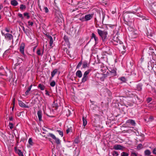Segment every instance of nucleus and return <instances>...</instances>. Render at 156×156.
Segmentation results:
<instances>
[{"instance_id": "nucleus-33", "label": "nucleus", "mask_w": 156, "mask_h": 156, "mask_svg": "<svg viewBox=\"0 0 156 156\" xmlns=\"http://www.w3.org/2000/svg\"><path fill=\"white\" fill-rule=\"evenodd\" d=\"M26 9V6L25 5L23 4H21L20 5V10H23V9Z\"/></svg>"}, {"instance_id": "nucleus-1", "label": "nucleus", "mask_w": 156, "mask_h": 156, "mask_svg": "<svg viewBox=\"0 0 156 156\" xmlns=\"http://www.w3.org/2000/svg\"><path fill=\"white\" fill-rule=\"evenodd\" d=\"M98 33L101 37L102 41H104L107 38L108 32L105 30H101L99 29L97 30Z\"/></svg>"}, {"instance_id": "nucleus-30", "label": "nucleus", "mask_w": 156, "mask_h": 156, "mask_svg": "<svg viewBox=\"0 0 156 156\" xmlns=\"http://www.w3.org/2000/svg\"><path fill=\"white\" fill-rule=\"evenodd\" d=\"M83 121V125L84 126H85L87 124V121L86 119H85L84 117L83 116L82 118Z\"/></svg>"}, {"instance_id": "nucleus-18", "label": "nucleus", "mask_w": 156, "mask_h": 156, "mask_svg": "<svg viewBox=\"0 0 156 156\" xmlns=\"http://www.w3.org/2000/svg\"><path fill=\"white\" fill-rule=\"evenodd\" d=\"M137 33H135L133 31L130 34V36L132 38H135L137 36Z\"/></svg>"}, {"instance_id": "nucleus-43", "label": "nucleus", "mask_w": 156, "mask_h": 156, "mask_svg": "<svg viewBox=\"0 0 156 156\" xmlns=\"http://www.w3.org/2000/svg\"><path fill=\"white\" fill-rule=\"evenodd\" d=\"M120 80L123 82H125L126 80V78L124 77H122L120 78Z\"/></svg>"}, {"instance_id": "nucleus-21", "label": "nucleus", "mask_w": 156, "mask_h": 156, "mask_svg": "<svg viewBox=\"0 0 156 156\" xmlns=\"http://www.w3.org/2000/svg\"><path fill=\"white\" fill-rule=\"evenodd\" d=\"M63 39L66 42V44L67 45H69V42L68 36L65 35L63 37Z\"/></svg>"}, {"instance_id": "nucleus-59", "label": "nucleus", "mask_w": 156, "mask_h": 156, "mask_svg": "<svg viewBox=\"0 0 156 156\" xmlns=\"http://www.w3.org/2000/svg\"><path fill=\"white\" fill-rule=\"evenodd\" d=\"M9 120L10 121H12L13 120V118L12 116H10L9 118Z\"/></svg>"}, {"instance_id": "nucleus-48", "label": "nucleus", "mask_w": 156, "mask_h": 156, "mask_svg": "<svg viewBox=\"0 0 156 156\" xmlns=\"http://www.w3.org/2000/svg\"><path fill=\"white\" fill-rule=\"evenodd\" d=\"M18 16L22 20L23 19L24 17L23 15L21 13H18Z\"/></svg>"}, {"instance_id": "nucleus-4", "label": "nucleus", "mask_w": 156, "mask_h": 156, "mask_svg": "<svg viewBox=\"0 0 156 156\" xmlns=\"http://www.w3.org/2000/svg\"><path fill=\"white\" fill-rule=\"evenodd\" d=\"M109 71L110 73H109L108 72L106 73L108 75V76H109L110 77H112L115 76L116 75V68L112 69L109 68Z\"/></svg>"}, {"instance_id": "nucleus-6", "label": "nucleus", "mask_w": 156, "mask_h": 156, "mask_svg": "<svg viewBox=\"0 0 156 156\" xmlns=\"http://www.w3.org/2000/svg\"><path fill=\"white\" fill-rule=\"evenodd\" d=\"M123 19L124 23L127 25V23H128V21H129L130 19L129 14L127 12L124 13L123 15Z\"/></svg>"}, {"instance_id": "nucleus-49", "label": "nucleus", "mask_w": 156, "mask_h": 156, "mask_svg": "<svg viewBox=\"0 0 156 156\" xmlns=\"http://www.w3.org/2000/svg\"><path fill=\"white\" fill-rule=\"evenodd\" d=\"M28 142L30 145H32L33 144V142H32V140L31 138L29 139L28 140Z\"/></svg>"}, {"instance_id": "nucleus-15", "label": "nucleus", "mask_w": 156, "mask_h": 156, "mask_svg": "<svg viewBox=\"0 0 156 156\" xmlns=\"http://www.w3.org/2000/svg\"><path fill=\"white\" fill-rule=\"evenodd\" d=\"M19 105L21 107L24 108H28L29 106H27L22 101H19Z\"/></svg>"}, {"instance_id": "nucleus-56", "label": "nucleus", "mask_w": 156, "mask_h": 156, "mask_svg": "<svg viewBox=\"0 0 156 156\" xmlns=\"http://www.w3.org/2000/svg\"><path fill=\"white\" fill-rule=\"evenodd\" d=\"M152 153L156 155V148L153 149Z\"/></svg>"}, {"instance_id": "nucleus-5", "label": "nucleus", "mask_w": 156, "mask_h": 156, "mask_svg": "<svg viewBox=\"0 0 156 156\" xmlns=\"http://www.w3.org/2000/svg\"><path fill=\"white\" fill-rule=\"evenodd\" d=\"M150 9L152 12L156 16V1L151 3Z\"/></svg>"}, {"instance_id": "nucleus-40", "label": "nucleus", "mask_w": 156, "mask_h": 156, "mask_svg": "<svg viewBox=\"0 0 156 156\" xmlns=\"http://www.w3.org/2000/svg\"><path fill=\"white\" fill-rule=\"evenodd\" d=\"M72 127H70V128H68L66 130V133L67 134L69 132H72Z\"/></svg>"}, {"instance_id": "nucleus-10", "label": "nucleus", "mask_w": 156, "mask_h": 156, "mask_svg": "<svg viewBox=\"0 0 156 156\" xmlns=\"http://www.w3.org/2000/svg\"><path fill=\"white\" fill-rule=\"evenodd\" d=\"M125 148V147L119 144L115 145L113 147L115 150H123Z\"/></svg>"}, {"instance_id": "nucleus-34", "label": "nucleus", "mask_w": 156, "mask_h": 156, "mask_svg": "<svg viewBox=\"0 0 156 156\" xmlns=\"http://www.w3.org/2000/svg\"><path fill=\"white\" fill-rule=\"evenodd\" d=\"M129 154L125 152H123L121 154V156H128Z\"/></svg>"}, {"instance_id": "nucleus-17", "label": "nucleus", "mask_w": 156, "mask_h": 156, "mask_svg": "<svg viewBox=\"0 0 156 156\" xmlns=\"http://www.w3.org/2000/svg\"><path fill=\"white\" fill-rule=\"evenodd\" d=\"M52 107L53 108H55L56 109H57L58 108V105L57 100L54 101L52 104Z\"/></svg>"}, {"instance_id": "nucleus-41", "label": "nucleus", "mask_w": 156, "mask_h": 156, "mask_svg": "<svg viewBox=\"0 0 156 156\" xmlns=\"http://www.w3.org/2000/svg\"><path fill=\"white\" fill-rule=\"evenodd\" d=\"M66 115L67 117L70 115L71 112L70 110L69 109H67V110H66Z\"/></svg>"}, {"instance_id": "nucleus-44", "label": "nucleus", "mask_w": 156, "mask_h": 156, "mask_svg": "<svg viewBox=\"0 0 156 156\" xmlns=\"http://www.w3.org/2000/svg\"><path fill=\"white\" fill-rule=\"evenodd\" d=\"M154 119V118L153 116H150L149 118H148V122H151L153 121Z\"/></svg>"}, {"instance_id": "nucleus-32", "label": "nucleus", "mask_w": 156, "mask_h": 156, "mask_svg": "<svg viewBox=\"0 0 156 156\" xmlns=\"http://www.w3.org/2000/svg\"><path fill=\"white\" fill-rule=\"evenodd\" d=\"M49 39H50V46H51L53 43V38L51 36H49Z\"/></svg>"}, {"instance_id": "nucleus-64", "label": "nucleus", "mask_w": 156, "mask_h": 156, "mask_svg": "<svg viewBox=\"0 0 156 156\" xmlns=\"http://www.w3.org/2000/svg\"><path fill=\"white\" fill-rule=\"evenodd\" d=\"M78 9L77 8H76L75 9H73L72 10V12H73V11H76V10H78Z\"/></svg>"}, {"instance_id": "nucleus-35", "label": "nucleus", "mask_w": 156, "mask_h": 156, "mask_svg": "<svg viewBox=\"0 0 156 156\" xmlns=\"http://www.w3.org/2000/svg\"><path fill=\"white\" fill-rule=\"evenodd\" d=\"M112 154L113 156H118L119 155L118 152L116 151H113Z\"/></svg>"}, {"instance_id": "nucleus-16", "label": "nucleus", "mask_w": 156, "mask_h": 156, "mask_svg": "<svg viewBox=\"0 0 156 156\" xmlns=\"http://www.w3.org/2000/svg\"><path fill=\"white\" fill-rule=\"evenodd\" d=\"M153 32L152 30H149V31L148 30L147 34V37L149 38H150L152 37L153 36Z\"/></svg>"}, {"instance_id": "nucleus-45", "label": "nucleus", "mask_w": 156, "mask_h": 156, "mask_svg": "<svg viewBox=\"0 0 156 156\" xmlns=\"http://www.w3.org/2000/svg\"><path fill=\"white\" fill-rule=\"evenodd\" d=\"M9 126L11 129H12L13 128V125L12 123L9 122Z\"/></svg>"}, {"instance_id": "nucleus-60", "label": "nucleus", "mask_w": 156, "mask_h": 156, "mask_svg": "<svg viewBox=\"0 0 156 156\" xmlns=\"http://www.w3.org/2000/svg\"><path fill=\"white\" fill-rule=\"evenodd\" d=\"M45 92H46L45 94L46 95H48V96H50V94H49V92H48V91L47 90H45Z\"/></svg>"}, {"instance_id": "nucleus-42", "label": "nucleus", "mask_w": 156, "mask_h": 156, "mask_svg": "<svg viewBox=\"0 0 156 156\" xmlns=\"http://www.w3.org/2000/svg\"><path fill=\"white\" fill-rule=\"evenodd\" d=\"M79 140L78 137L76 138L74 140V143L78 144L79 142Z\"/></svg>"}, {"instance_id": "nucleus-52", "label": "nucleus", "mask_w": 156, "mask_h": 156, "mask_svg": "<svg viewBox=\"0 0 156 156\" xmlns=\"http://www.w3.org/2000/svg\"><path fill=\"white\" fill-rule=\"evenodd\" d=\"M105 69L106 70V69L104 67H102V69H101V70L102 72H103V73H104L105 72Z\"/></svg>"}, {"instance_id": "nucleus-55", "label": "nucleus", "mask_w": 156, "mask_h": 156, "mask_svg": "<svg viewBox=\"0 0 156 156\" xmlns=\"http://www.w3.org/2000/svg\"><path fill=\"white\" fill-rule=\"evenodd\" d=\"M44 9L45 10V12L46 13H48V9L47 7H44Z\"/></svg>"}, {"instance_id": "nucleus-29", "label": "nucleus", "mask_w": 156, "mask_h": 156, "mask_svg": "<svg viewBox=\"0 0 156 156\" xmlns=\"http://www.w3.org/2000/svg\"><path fill=\"white\" fill-rule=\"evenodd\" d=\"M144 154L145 155L147 156H151L150 155L151 154V152L149 150H146L144 151Z\"/></svg>"}, {"instance_id": "nucleus-62", "label": "nucleus", "mask_w": 156, "mask_h": 156, "mask_svg": "<svg viewBox=\"0 0 156 156\" xmlns=\"http://www.w3.org/2000/svg\"><path fill=\"white\" fill-rule=\"evenodd\" d=\"M46 36L49 38V36H51L49 35V34L48 33H47L45 34Z\"/></svg>"}, {"instance_id": "nucleus-51", "label": "nucleus", "mask_w": 156, "mask_h": 156, "mask_svg": "<svg viewBox=\"0 0 156 156\" xmlns=\"http://www.w3.org/2000/svg\"><path fill=\"white\" fill-rule=\"evenodd\" d=\"M31 89H30V88H28L27 90L26 91V92H25V94L26 95H28V93L29 92L30 90Z\"/></svg>"}, {"instance_id": "nucleus-13", "label": "nucleus", "mask_w": 156, "mask_h": 156, "mask_svg": "<svg viewBox=\"0 0 156 156\" xmlns=\"http://www.w3.org/2000/svg\"><path fill=\"white\" fill-rule=\"evenodd\" d=\"M91 39L94 38L95 41V44H97L98 42V39L97 37H96L95 34L94 33H92L91 34Z\"/></svg>"}, {"instance_id": "nucleus-58", "label": "nucleus", "mask_w": 156, "mask_h": 156, "mask_svg": "<svg viewBox=\"0 0 156 156\" xmlns=\"http://www.w3.org/2000/svg\"><path fill=\"white\" fill-rule=\"evenodd\" d=\"M102 21H103L104 20V19L105 16V14L104 12H102Z\"/></svg>"}, {"instance_id": "nucleus-57", "label": "nucleus", "mask_w": 156, "mask_h": 156, "mask_svg": "<svg viewBox=\"0 0 156 156\" xmlns=\"http://www.w3.org/2000/svg\"><path fill=\"white\" fill-rule=\"evenodd\" d=\"M22 113V112H17L16 115L19 117L21 115V114Z\"/></svg>"}, {"instance_id": "nucleus-63", "label": "nucleus", "mask_w": 156, "mask_h": 156, "mask_svg": "<svg viewBox=\"0 0 156 156\" xmlns=\"http://www.w3.org/2000/svg\"><path fill=\"white\" fill-rule=\"evenodd\" d=\"M5 30L7 32H9V30L7 27L5 28Z\"/></svg>"}, {"instance_id": "nucleus-12", "label": "nucleus", "mask_w": 156, "mask_h": 156, "mask_svg": "<svg viewBox=\"0 0 156 156\" xmlns=\"http://www.w3.org/2000/svg\"><path fill=\"white\" fill-rule=\"evenodd\" d=\"M93 15L92 14H89L86 15L84 16L85 21H87L90 20L92 17Z\"/></svg>"}, {"instance_id": "nucleus-25", "label": "nucleus", "mask_w": 156, "mask_h": 156, "mask_svg": "<svg viewBox=\"0 0 156 156\" xmlns=\"http://www.w3.org/2000/svg\"><path fill=\"white\" fill-rule=\"evenodd\" d=\"M142 84L140 83L137 85L136 86V90L139 91H140L142 89Z\"/></svg>"}, {"instance_id": "nucleus-39", "label": "nucleus", "mask_w": 156, "mask_h": 156, "mask_svg": "<svg viewBox=\"0 0 156 156\" xmlns=\"http://www.w3.org/2000/svg\"><path fill=\"white\" fill-rule=\"evenodd\" d=\"M21 27H22L23 30V31H24V32L25 33V34H27V33H28V30L27 29H25L24 27L23 26H21Z\"/></svg>"}, {"instance_id": "nucleus-38", "label": "nucleus", "mask_w": 156, "mask_h": 156, "mask_svg": "<svg viewBox=\"0 0 156 156\" xmlns=\"http://www.w3.org/2000/svg\"><path fill=\"white\" fill-rule=\"evenodd\" d=\"M43 51H44V50L43 49L42 53L41 54V52L40 50V49H38L37 50V55H40V56L42 55Z\"/></svg>"}, {"instance_id": "nucleus-9", "label": "nucleus", "mask_w": 156, "mask_h": 156, "mask_svg": "<svg viewBox=\"0 0 156 156\" xmlns=\"http://www.w3.org/2000/svg\"><path fill=\"white\" fill-rule=\"evenodd\" d=\"M55 18L58 19L59 20L62 19V16L61 12L59 10H57L55 12Z\"/></svg>"}, {"instance_id": "nucleus-47", "label": "nucleus", "mask_w": 156, "mask_h": 156, "mask_svg": "<svg viewBox=\"0 0 156 156\" xmlns=\"http://www.w3.org/2000/svg\"><path fill=\"white\" fill-rule=\"evenodd\" d=\"M82 64V61H80L78 64L76 66V69H79L81 66Z\"/></svg>"}, {"instance_id": "nucleus-8", "label": "nucleus", "mask_w": 156, "mask_h": 156, "mask_svg": "<svg viewBox=\"0 0 156 156\" xmlns=\"http://www.w3.org/2000/svg\"><path fill=\"white\" fill-rule=\"evenodd\" d=\"M25 47V43L23 42L21 43L20 47V51L24 57H25L26 56V55L24 53V48Z\"/></svg>"}, {"instance_id": "nucleus-27", "label": "nucleus", "mask_w": 156, "mask_h": 156, "mask_svg": "<svg viewBox=\"0 0 156 156\" xmlns=\"http://www.w3.org/2000/svg\"><path fill=\"white\" fill-rule=\"evenodd\" d=\"M89 65L88 64L87 62V61H84L83 62L82 67L84 69H85L87 68V67H88Z\"/></svg>"}, {"instance_id": "nucleus-26", "label": "nucleus", "mask_w": 156, "mask_h": 156, "mask_svg": "<svg viewBox=\"0 0 156 156\" xmlns=\"http://www.w3.org/2000/svg\"><path fill=\"white\" fill-rule=\"evenodd\" d=\"M38 88H40L41 90H43L45 88V86L42 84H39L38 87Z\"/></svg>"}, {"instance_id": "nucleus-28", "label": "nucleus", "mask_w": 156, "mask_h": 156, "mask_svg": "<svg viewBox=\"0 0 156 156\" xmlns=\"http://www.w3.org/2000/svg\"><path fill=\"white\" fill-rule=\"evenodd\" d=\"M11 4L12 5L15 6L18 4V3L16 0H12L11 1Z\"/></svg>"}, {"instance_id": "nucleus-50", "label": "nucleus", "mask_w": 156, "mask_h": 156, "mask_svg": "<svg viewBox=\"0 0 156 156\" xmlns=\"http://www.w3.org/2000/svg\"><path fill=\"white\" fill-rule=\"evenodd\" d=\"M28 25L29 26H32L34 24V23L33 22H30V21H28Z\"/></svg>"}, {"instance_id": "nucleus-31", "label": "nucleus", "mask_w": 156, "mask_h": 156, "mask_svg": "<svg viewBox=\"0 0 156 156\" xmlns=\"http://www.w3.org/2000/svg\"><path fill=\"white\" fill-rule=\"evenodd\" d=\"M58 69H55L51 73V76L52 77H53L55 74L57 73Z\"/></svg>"}, {"instance_id": "nucleus-36", "label": "nucleus", "mask_w": 156, "mask_h": 156, "mask_svg": "<svg viewBox=\"0 0 156 156\" xmlns=\"http://www.w3.org/2000/svg\"><path fill=\"white\" fill-rule=\"evenodd\" d=\"M23 15L24 16L27 17V19H29L30 18V16L29 15V13L27 12H24L23 13Z\"/></svg>"}, {"instance_id": "nucleus-46", "label": "nucleus", "mask_w": 156, "mask_h": 156, "mask_svg": "<svg viewBox=\"0 0 156 156\" xmlns=\"http://www.w3.org/2000/svg\"><path fill=\"white\" fill-rule=\"evenodd\" d=\"M55 82L54 81H52L50 83V85L52 87H54L55 85Z\"/></svg>"}, {"instance_id": "nucleus-11", "label": "nucleus", "mask_w": 156, "mask_h": 156, "mask_svg": "<svg viewBox=\"0 0 156 156\" xmlns=\"http://www.w3.org/2000/svg\"><path fill=\"white\" fill-rule=\"evenodd\" d=\"M14 150L16 153L19 156H24L21 151L20 150L18 149L16 147H14Z\"/></svg>"}, {"instance_id": "nucleus-54", "label": "nucleus", "mask_w": 156, "mask_h": 156, "mask_svg": "<svg viewBox=\"0 0 156 156\" xmlns=\"http://www.w3.org/2000/svg\"><path fill=\"white\" fill-rule=\"evenodd\" d=\"M142 147V144H139L137 147V148L138 149H140L141 148V147Z\"/></svg>"}, {"instance_id": "nucleus-19", "label": "nucleus", "mask_w": 156, "mask_h": 156, "mask_svg": "<svg viewBox=\"0 0 156 156\" xmlns=\"http://www.w3.org/2000/svg\"><path fill=\"white\" fill-rule=\"evenodd\" d=\"M76 76L79 78H81L82 76V74L81 71L78 70L76 73Z\"/></svg>"}, {"instance_id": "nucleus-23", "label": "nucleus", "mask_w": 156, "mask_h": 156, "mask_svg": "<svg viewBox=\"0 0 156 156\" xmlns=\"http://www.w3.org/2000/svg\"><path fill=\"white\" fill-rule=\"evenodd\" d=\"M110 50V48L109 47H107L106 48L105 50H104L103 52L105 53L110 54L111 52Z\"/></svg>"}, {"instance_id": "nucleus-3", "label": "nucleus", "mask_w": 156, "mask_h": 156, "mask_svg": "<svg viewBox=\"0 0 156 156\" xmlns=\"http://www.w3.org/2000/svg\"><path fill=\"white\" fill-rule=\"evenodd\" d=\"M2 34L3 36H4L5 39L7 41H11L12 40L13 41V35L9 33H6L5 34L2 31Z\"/></svg>"}, {"instance_id": "nucleus-20", "label": "nucleus", "mask_w": 156, "mask_h": 156, "mask_svg": "<svg viewBox=\"0 0 156 156\" xmlns=\"http://www.w3.org/2000/svg\"><path fill=\"white\" fill-rule=\"evenodd\" d=\"M108 76L107 73L104 74L102 75V76L100 78V80L102 81H104L105 79Z\"/></svg>"}, {"instance_id": "nucleus-14", "label": "nucleus", "mask_w": 156, "mask_h": 156, "mask_svg": "<svg viewBox=\"0 0 156 156\" xmlns=\"http://www.w3.org/2000/svg\"><path fill=\"white\" fill-rule=\"evenodd\" d=\"M37 115L39 119V121H42V111L41 110H39L37 112Z\"/></svg>"}, {"instance_id": "nucleus-61", "label": "nucleus", "mask_w": 156, "mask_h": 156, "mask_svg": "<svg viewBox=\"0 0 156 156\" xmlns=\"http://www.w3.org/2000/svg\"><path fill=\"white\" fill-rule=\"evenodd\" d=\"M37 47V46H35L34 47L33 49V51L34 52L35 51V50L36 49Z\"/></svg>"}, {"instance_id": "nucleus-7", "label": "nucleus", "mask_w": 156, "mask_h": 156, "mask_svg": "<svg viewBox=\"0 0 156 156\" xmlns=\"http://www.w3.org/2000/svg\"><path fill=\"white\" fill-rule=\"evenodd\" d=\"M48 136H50L52 139L55 140V142L57 144H60V142L59 139L58 138H57L52 133H49L48 135Z\"/></svg>"}, {"instance_id": "nucleus-37", "label": "nucleus", "mask_w": 156, "mask_h": 156, "mask_svg": "<svg viewBox=\"0 0 156 156\" xmlns=\"http://www.w3.org/2000/svg\"><path fill=\"white\" fill-rule=\"evenodd\" d=\"M56 132H58L59 134L61 135V137H62L63 136V133L62 131L60 130H56Z\"/></svg>"}, {"instance_id": "nucleus-2", "label": "nucleus", "mask_w": 156, "mask_h": 156, "mask_svg": "<svg viewBox=\"0 0 156 156\" xmlns=\"http://www.w3.org/2000/svg\"><path fill=\"white\" fill-rule=\"evenodd\" d=\"M92 69H90L85 71L83 75V77L82 78L81 81L82 83L85 82L88 79L87 75L92 71Z\"/></svg>"}, {"instance_id": "nucleus-53", "label": "nucleus", "mask_w": 156, "mask_h": 156, "mask_svg": "<svg viewBox=\"0 0 156 156\" xmlns=\"http://www.w3.org/2000/svg\"><path fill=\"white\" fill-rule=\"evenodd\" d=\"M131 156H137V154L135 152H132L131 153Z\"/></svg>"}, {"instance_id": "nucleus-22", "label": "nucleus", "mask_w": 156, "mask_h": 156, "mask_svg": "<svg viewBox=\"0 0 156 156\" xmlns=\"http://www.w3.org/2000/svg\"><path fill=\"white\" fill-rule=\"evenodd\" d=\"M115 38H114L112 41L113 44L115 45H117L119 43H120V41L119 40H116ZM116 39L117 40V38Z\"/></svg>"}, {"instance_id": "nucleus-24", "label": "nucleus", "mask_w": 156, "mask_h": 156, "mask_svg": "<svg viewBox=\"0 0 156 156\" xmlns=\"http://www.w3.org/2000/svg\"><path fill=\"white\" fill-rule=\"evenodd\" d=\"M127 123H130L132 126H135L136 123L134 120L132 119H129L127 121Z\"/></svg>"}]
</instances>
